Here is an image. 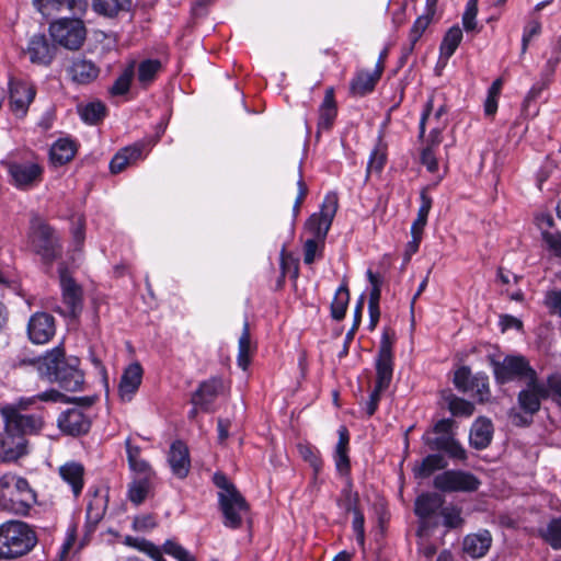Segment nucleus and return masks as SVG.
<instances>
[{
	"instance_id": "nucleus-50",
	"label": "nucleus",
	"mask_w": 561,
	"mask_h": 561,
	"mask_svg": "<svg viewBox=\"0 0 561 561\" xmlns=\"http://www.w3.org/2000/svg\"><path fill=\"white\" fill-rule=\"evenodd\" d=\"M162 550L178 561H195V557L174 540H167L162 546Z\"/></svg>"
},
{
	"instance_id": "nucleus-15",
	"label": "nucleus",
	"mask_w": 561,
	"mask_h": 561,
	"mask_svg": "<svg viewBox=\"0 0 561 561\" xmlns=\"http://www.w3.org/2000/svg\"><path fill=\"white\" fill-rule=\"evenodd\" d=\"M526 386L519 391L517 402L524 413L533 416L540 410L541 400L549 398V391L545 382L539 380L538 375L534 376V379H528Z\"/></svg>"
},
{
	"instance_id": "nucleus-49",
	"label": "nucleus",
	"mask_w": 561,
	"mask_h": 561,
	"mask_svg": "<svg viewBox=\"0 0 561 561\" xmlns=\"http://www.w3.org/2000/svg\"><path fill=\"white\" fill-rule=\"evenodd\" d=\"M440 515L444 519V526L448 528H459L465 523L461 517V510L456 506L442 507Z\"/></svg>"
},
{
	"instance_id": "nucleus-48",
	"label": "nucleus",
	"mask_w": 561,
	"mask_h": 561,
	"mask_svg": "<svg viewBox=\"0 0 561 561\" xmlns=\"http://www.w3.org/2000/svg\"><path fill=\"white\" fill-rule=\"evenodd\" d=\"M298 450L302 459L308 461L309 465L313 468L314 474H318L323 465V461L319 456V451L309 445L302 444L298 445Z\"/></svg>"
},
{
	"instance_id": "nucleus-24",
	"label": "nucleus",
	"mask_w": 561,
	"mask_h": 561,
	"mask_svg": "<svg viewBox=\"0 0 561 561\" xmlns=\"http://www.w3.org/2000/svg\"><path fill=\"white\" fill-rule=\"evenodd\" d=\"M71 80L79 84H89L100 75L99 67L85 58H75L68 68Z\"/></svg>"
},
{
	"instance_id": "nucleus-41",
	"label": "nucleus",
	"mask_w": 561,
	"mask_h": 561,
	"mask_svg": "<svg viewBox=\"0 0 561 561\" xmlns=\"http://www.w3.org/2000/svg\"><path fill=\"white\" fill-rule=\"evenodd\" d=\"M432 197L427 195L426 190L421 192V206L417 210L416 219L413 221L411 231L423 233L424 228L427 224V217L432 208Z\"/></svg>"
},
{
	"instance_id": "nucleus-28",
	"label": "nucleus",
	"mask_w": 561,
	"mask_h": 561,
	"mask_svg": "<svg viewBox=\"0 0 561 561\" xmlns=\"http://www.w3.org/2000/svg\"><path fill=\"white\" fill-rule=\"evenodd\" d=\"M493 435V426L490 420L488 419H478L470 431V445L480 450L486 448Z\"/></svg>"
},
{
	"instance_id": "nucleus-42",
	"label": "nucleus",
	"mask_w": 561,
	"mask_h": 561,
	"mask_svg": "<svg viewBox=\"0 0 561 561\" xmlns=\"http://www.w3.org/2000/svg\"><path fill=\"white\" fill-rule=\"evenodd\" d=\"M135 76V61L130 62L122 72V75L114 81L108 92L113 96L124 95L129 91L131 80Z\"/></svg>"
},
{
	"instance_id": "nucleus-61",
	"label": "nucleus",
	"mask_w": 561,
	"mask_h": 561,
	"mask_svg": "<svg viewBox=\"0 0 561 561\" xmlns=\"http://www.w3.org/2000/svg\"><path fill=\"white\" fill-rule=\"evenodd\" d=\"M421 163L425 165L431 173H435L438 170V162L431 147L423 148L421 152Z\"/></svg>"
},
{
	"instance_id": "nucleus-1",
	"label": "nucleus",
	"mask_w": 561,
	"mask_h": 561,
	"mask_svg": "<svg viewBox=\"0 0 561 561\" xmlns=\"http://www.w3.org/2000/svg\"><path fill=\"white\" fill-rule=\"evenodd\" d=\"M13 368L34 366L39 376L49 382H57L66 391L82 389L84 377L78 368L77 357L67 358L62 345L54 347L42 357H31L27 352L19 351L10 358Z\"/></svg>"
},
{
	"instance_id": "nucleus-51",
	"label": "nucleus",
	"mask_w": 561,
	"mask_h": 561,
	"mask_svg": "<svg viewBox=\"0 0 561 561\" xmlns=\"http://www.w3.org/2000/svg\"><path fill=\"white\" fill-rule=\"evenodd\" d=\"M93 8L98 13L113 16L124 9L119 0H93Z\"/></svg>"
},
{
	"instance_id": "nucleus-40",
	"label": "nucleus",
	"mask_w": 561,
	"mask_h": 561,
	"mask_svg": "<svg viewBox=\"0 0 561 561\" xmlns=\"http://www.w3.org/2000/svg\"><path fill=\"white\" fill-rule=\"evenodd\" d=\"M350 301V291L346 285H342L335 293L334 299L331 304V316L334 320L341 321L344 319L346 309Z\"/></svg>"
},
{
	"instance_id": "nucleus-29",
	"label": "nucleus",
	"mask_w": 561,
	"mask_h": 561,
	"mask_svg": "<svg viewBox=\"0 0 561 561\" xmlns=\"http://www.w3.org/2000/svg\"><path fill=\"white\" fill-rule=\"evenodd\" d=\"M59 474L64 481L71 485L73 495L78 497L84 484V467L79 462H67L59 468Z\"/></svg>"
},
{
	"instance_id": "nucleus-14",
	"label": "nucleus",
	"mask_w": 561,
	"mask_h": 561,
	"mask_svg": "<svg viewBox=\"0 0 561 561\" xmlns=\"http://www.w3.org/2000/svg\"><path fill=\"white\" fill-rule=\"evenodd\" d=\"M5 167L19 188H30L42 181L43 168L36 160L9 161Z\"/></svg>"
},
{
	"instance_id": "nucleus-43",
	"label": "nucleus",
	"mask_w": 561,
	"mask_h": 561,
	"mask_svg": "<svg viewBox=\"0 0 561 561\" xmlns=\"http://www.w3.org/2000/svg\"><path fill=\"white\" fill-rule=\"evenodd\" d=\"M540 535L553 549H561V517L550 520Z\"/></svg>"
},
{
	"instance_id": "nucleus-20",
	"label": "nucleus",
	"mask_w": 561,
	"mask_h": 561,
	"mask_svg": "<svg viewBox=\"0 0 561 561\" xmlns=\"http://www.w3.org/2000/svg\"><path fill=\"white\" fill-rule=\"evenodd\" d=\"M222 389L224 382L219 377H213L206 381H203L197 390L193 393L192 404L199 407L201 411L210 412L214 401L222 391Z\"/></svg>"
},
{
	"instance_id": "nucleus-25",
	"label": "nucleus",
	"mask_w": 561,
	"mask_h": 561,
	"mask_svg": "<svg viewBox=\"0 0 561 561\" xmlns=\"http://www.w3.org/2000/svg\"><path fill=\"white\" fill-rule=\"evenodd\" d=\"M144 144L137 142L121 149L111 160L110 170L116 174L142 158Z\"/></svg>"
},
{
	"instance_id": "nucleus-32",
	"label": "nucleus",
	"mask_w": 561,
	"mask_h": 561,
	"mask_svg": "<svg viewBox=\"0 0 561 561\" xmlns=\"http://www.w3.org/2000/svg\"><path fill=\"white\" fill-rule=\"evenodd\" d=\"M380 77V70H374V72H358L351 82L352 93L355 95L363 96L371 92L375 89Z\"/></svg>"
},
{
	"instance_id": "nucleus-4",
	"label": "nucleus",
	"mask_w": 561,
	"mask_h": 561,
	"mask_svg": "<svg viewBox=\"0 0 561 561\" xmlns=\"http://www.w3.org/2000/svg\"><path fill=\"white\" fill-rule=\"evenodd\" d=\"M36 494L26 479L14 474L0 478V508L16 515H27Z\"/></svg>"
},
{
	"instance_id": "nucleus-44",
	"label": "nucleus",
	"mask_w": 561,
	"mask_h": 561,
	"mask_svg": "<svg viewBox=\"0 0 561 561\" xmlns=\"http://www.w3.org/2000/svg\"><path fill=\"white\" fill-rule=\"evenodd\" d=\"M150 490V484L147 479H139L130 483L128 489V499L136 505L141 504Z\"/></svg>"
},
{
	"instance_id": "nucleus-2",
	"label": "nucleus",
	"mask_w": 561,
	"mask_h": 561,
	"mask_svg": "<svg viewBox=\"0 0 561 561\" xmlns=\"http://www.w3.org/2000/svg\"><path fill=\"white\" fill-rule=\"evenodd\" d=\"M64 397L58 390L50 389L33 397L20 398L15 402L2 405L0 415L8 430H13L23 438L38 435L45 426V416L44 410L36 407L37 402H57Z\"/></svg>"
},
{
	"instance_id": "nucleus-27",
	"label": "nucleus",
	"mask_w": 561,
	"mask_h": 561,
	"mask_svg": "<svg viewBox=\"0 0 561 561\" xmlns=\"http://www.w3.org/2000/svg\"><path fill=\"white\" fill-rule=\"evenodd\" d=\"M444 502V497L438 493H422L415 500L414 513L421 519H427L443 507Z\"/></svg>"
},
{
	"instance_id": "nucleus-56",
	"label": "nucleus",
	"mask_w": 561,
	"mask_h": 561,
	"mask_svg": "<svg viewBox=\"0 0 561 561\" xmlns=\"http://www.w3.org/2000/svg\"><path fill=\"white\" fill-rule=\"evenodd\" d=\"M33 2L37 10L45 14L49 9H59L61 7L71 9L75 0H33Z\"/></svg>"
},
{
	"instance_id": "nucleus-18",
	"label": "nucleus",
	"mask_w": 561,
	"mask_h": 561,
	"mask_svg": "<svg viewBox=\"0 0 561 561\" xmlns=\"http://www.w3.org/2000/svg\"><path fill=\"white\" fill-rule=\"evenodd\" d=\"M35 88L31 83L12 79L10 81V107L12 112L19 117L24 116L35 98Z\"/></svg>"
},
{
	"instance_id": "nucleus-58",
	"label": "nucleus",
	"mask_w": 561,
	"mask_h": 561,
	"mask_svg": "<svg viewBox=\"0 0 561 561\" xmlns=\"http://www.w3.org/2000/svg\"><path fill=\"white\" fill-rule=\"evenodd\" d=\"M386 152L378 148L374 149L373 152L370 153V158L367 165V172H380L386 163Z\"/></svg>"
},
{
	"instance_id": "nucleus-5",
	"label": "nucleus",
	"mask_w": 561,
	"mask_h": 561,
	"mask_svg": "<svg viewBox=\"0 0 561 561\" xmlns=\"http://www.w3.org/2000/svg\"><path fill=\"white\" fill-rule=\"evenodd\" d=\"M35 531L24 522L10 520L0 526V559H15L36 545Z\"/></svg>"
},
{
	"instance_id": "nucleus-17",
	"label": "nucleus",
	"mask_w": 561,
	"mask_h": 561,
	"mask_svg": "<svg viewBox=\"0 0 561 561\" xmlns=\"http://www.w3.org/2000/svg\"><path fill=\"white\" fill-rule=\"evenodd\" d=\"M57 426L66 435L81 436L90 431L91 419L80 409L72 408L58 416Z\"/></svg>"
},
{
	"instance_id": "nucleus-36",
	"label": "nucleus",
	"mask_w": 561,
	"mask_h": 561,
	"mask_svg": "<svg viewBox=\"0 0 561 561\" xmlns=\"http://www.w3.org/2000/svg\"><path fill=\"white\" fill-rule=\"evenodd\" d=\"M462 36V31L458 25L451 26L444 35L440 43V56L445 59L450 58L461 43Z\"/></svg>"
},
{
	"instance_id": "nucleus-26",
	"label": "nucleus",
	"mask_w": 561,
	"mask_h": 561,
	"mask_svg": "<svg viewBox=\"0 0 561 561\" xmlns=\"http://www.w3.org/2000/svg\"><path fill=\"white\" fill-rule=\"evenodd\" d=\"M491 543L492 536L490 531L483 530L467 535L462 542V549L471 558H481L489 551Z\"/></svg>"
},
{
	"instance_id": "nucleus-55",
	"label": "nucleus",
	"mask_w": 561,
	"mask_h": 561,
	"mask_svg": "<svg viewBox=\"0 0 561 561\" xmlns=\"http://www.w3.org/2000/svg\"><path fill=\"white\" fill-rule=\"evenodd\" d=\"M432 16H433V11L427 12V14L419 16L415 20V22L413 23V26L410 31L409 39H412L413 43H417V41L421 38L424 31L430 25Z\"/></svg>"
},
{
	"instance_id": "nucleus-10",
	"label": "nucleus",
	"mask_w": 561,
	"mask_h": 561,
	"mask_svg": "<svg viewBox=\"0 0 561 561\" xmlns=\"http://www.w3.org/2000/svg\"><path fill=\"white\" fill-rule=\"evenodd\" d=\"M396 334L390 329H385L381 335L378 356L376 359V385L377 390H386L391 380L393 373V355L392 344Z\"/></svg>"
},
{
	"instance_id": "nucleus-47",
	"label": "nucleus",
	"mask_w": 561,
	"mask_h": 561,
	"mask_svg": "<svg viewBox=\"0 0 561 561\" xmlns=\"http://www.w3.org/2000/svg\"><path fill=\"white\" fill-rule=\"evenodd\" d=\"M347 497V504L345 506L346 511L353 510L354 519H353V529L357 535V539L360 543H364L365 534H364V515L353 505V501L351 499V491H344Z\"/></svg>"
},
{
	"instance_id": "nucleus-52",
	"label": "nucleus",
	"mask_w": 561,
	"mask_h": 561,
	"mask_svg": "<svg viewBox=\"0 0 561 561\" xmlns=\"http://www.w3.org/2000/svg\"><path fill=\"white\" fill-rule=\"evenodd\" d=\"M470 390H476V396L480 402H484L490 397V388L488 377L484 375H476L471 380Z\"/></svg>"
},
{
	"instance_id": "nucleus-37",
	"label": "nucleus",
	"mask_w": 561,
	"mask_h": 561,
	"mask_svg": "<svg viewBox=\"0 0 561 561\" xmlns=\"http://www.w3.org/2000/svg\"><path fill=\"white\" fill-rule=\"evenodd\" d=\"M107 507V500L98 489L93 491V496L87 506V518L91 524H98L104 516Z\"/></svg>"
},
{
	"instance_id": "nucleus-12",
	"label": "nucleus",
	"mask_w": 561,
	"mask_h": 561,
	"mask_svg": "<svg viewBox=\"0 0 561 561\" xmlns=\"http://www.w3.org/2000/svg\"><path fill=\"white\" fill-rule=\"evenodd\" d=\"M481 482L471 472L462 470H447L434 478L433 485L435 489L451 492H474L479 489Z\"/></svg>"
},
{
	"instance_id": "nucleus-16",
	"label": "nucleus",
	"mask_w": 561,
	"mask_h": 561,
	"mask_svg": "<svg viewBox=\"0 0 561 561\" xmlns=\"http://www.w3.org/2000/svg\"><path fill=\"white\" fill-rule=\"evenodd\" d=\"M27 438H23L13 430H8V425L3 424L0 432V460L15 461L27 454Z\"/></svg>"
},
{
	"instance_id": "nucleus-23",
	"label": "nucleus",
	"mask_w": 561,
	"mask_h": 561,
	"mask_svg": "<svg viewBox=\"0 0 561 561\" xmlns=\"http://www.w3.org/2000/svg\"><path fill=\"white\" fill-rule=\"evenodd\" d=\"M169 463L174 476L185 478L190 471L191 461L187 446L181 442H174L169 451Z\"/></svg>"
},
{
	"instance_id": "nucleus-13",
	"label": "nucleus",
	"mask_w": 561,
	"mask_h": 561,
	"mask_svg": "<svg viewBox=\"0 0 561 561\" xmlns=\"http://www.w3.org/2000/svg\"><path fill=\"white\" fill-rule=\"evenodd\" d=\"M337 196L335 193L328 194L321 206L320 213L313 214L306 222L307 230L313 239L324 241L337 210Z\"/></svg>"
},
{
	"instance_id": "nucleus-35",
	"label": "nucleus",
	"mask_w": 561,
	"mask_h": 561,
	"mask_svg": "<svg viewBox=\"0 0 561 561\" xmlns=\"http://www.w3.org/2000/svg\"><path fill=\"white\" fill-rule=\"evenodd\" d=\"M78 112L85 123L95 125L106 116V106L101 101H94L85 105H79Z\"/></svg>"
},
{
	"instance_id": "nucleus-31",
	"label": "nucleus",
	"mask_w": 561,
	"mask_h": 561,
	"mask_svg": "<svg viewBox=\"0 0 561 561\" xmlns=\"http://www.w3.org/2000/svg\"><path fill=\"white\" fill-rule=\"evenodd\" d=\"M448 466L445 457L439 454H430L422 461L416 462L412 472L416 479H426L435 471L445 469Z\"/></svg>"
},
{
	"instance_id": "nucleus-57",
	"label": "nucleus",
	"mask_w": 561,
	"mask_h": 561,
	"mask_svg": "<svg viewBox=\"0 0 561 561\" xmlns=\"http://www.w3.org/2000/svg\"><path fill=\"white\" fill-rule=\"evenodd\" d=\"M542 240L548 245L549 250L557 256H561V232H541Z\"/></svg>"
},
{
	"instance_id": "nucleus-22",
	"label": "nucleus",
	"mask_w": 561,
	"mask_h": 561,
	"mask_svg": "<svg viewBox=\"0 0 561 561\" xmlns=\"http://www.w3.org/2000/svg\"><path fill=\"white\" fill-rule=\"evenodd\" d=\"M142 374V367L138 362L129 364L124 369L118 385L119 396L123 400L130 401L133 399L141 385Z\"/></svg>"
},
{
	"instance_id": "nucleus-9",
	"label": "nucleus",
	"mask_w": 561,
	"mask_h": 561,
	"mask_svg": "<svg viewBox=\"0 0 561 561\" xmlns=\"http://www.w3.org/2000/svg\"><path fill=\"white\" fill-rule=\"evenodd\" d=\"M494 377L497 383L504 385L515 379H534L536 370L520 355L506 356L502 362L492 360Z\"/></svg>"
},
{
	"instance_id": "nucleus-7",
	"label": "nucleus",
	"mask_w": 561,
	"mask_h": 561,
	"mask_svg": "<svg viewBox=\"0 0 561 561\" xmlns=\"http://www.w3.org/2000/svg\"><path fill=\"white\" fill-rule=\"evenodd\" d=\"M454 421L444 419L438 421L431 435L430 433L423 436L424 444L433 451H444L448 457L458 460L467 458L466 450L455 439L451 432Z\"/></svg>"
},
{
	"instance_id": "nucleus-11",
	"label": "nucleus",
	"mask_w": 561,
	"mask_h": 561,
	"mask_svg": "<svg viewBox=\"0 0 561 561\" xmlns=\"http://www.w3.org/2000/svg\"><path fill=\"white\" fill-rule=\"evenodd\" d=\"M59 283L61 287L62 302L66 307L65 316L76 318L83 308V290L82 287L70 275L66 263L58 266Z\"/></svg>"
},
{
	"instance_id": "nucleus-54",
	"label": "nucleus",
	"mask_w": 561,
	"mask_h": 561,
	"mask_svg": "<svg viewBox=\"0 0 561 561\" xmlns=\"http://www.w3.org/2000/svg\"><path fill=\"white\" fill-rule=\"evenodd\" d=\"M473 377L474 376L471 375L470 368L462 366L455 371L454 383L458 390L467 392L470 390Z\"/></svg>"
},
{
	"instance_id": "nucleus-6",
	"label": "nucleus",
	"mask_w": 561,
	"mask_h": 561,
	"mask_svg": "<svg viewBox=\"0 0 561 561\" xmlns=\"http://www.w3.org/2000/svg\"><path fill=\"white\" fill-rule=\"evenodd\" d=\"M28 239L33 251L42 257L44 263L50 265L61 256L62 247L59 236L38 216L31 219Z\"/></svg>"
},
{
	"instance_id": "nucleus-64",
	"label": "nucleus",
	"mask_w": 561,
	"mask_h": 561,
	"mask_svg": "<svg viewBox=\"0 0 561 561\" xmlns=\"http://www.w3.org/2000/svg\"><path fill=\"white\" fill-rule=\"evenodd\" d=\"M156 527V522L152 515H144L134 519V528L137 530H148Z\"/></svg>"
},
{
	"instance_id": "nucleus-45",
	"label": "nucleus",
	"mask_w": 561,
	"mask_h": 561,
	"mask_svg": "<svg viewBox=\"0 0 561 561\" xmlns=\"http://www.w3.org/2000/svg\"><path fill=\"white\" fill-rule=\"evenodd\" d=\"M478 14V0H469L466 5V10L462 14V25L467 33L480 32L477 22Z\"/></svg>"
},
{
	"instance_id": "nucleus-46",
	"label": "nucleus",
	"mask_w": 561,
	"mask_h": 561,
	"mask_svg": "<svg viewBox=\"0 0 561 561\" xmlns=\"http://www.w3.org/2000/svg\"><path fill=\"white\" fill-rule=\"evenodd\" d=\"M448 409L455 416H470L474 411V405L455 394L448 398Z\"/></svg>"
},
{
	"instance_id": "nucleus-39",
	"label": "nucleus",
	"mask_w": 561,
	"mask_h": 561,
	"mask_svg": "<svg viewBox=\"0 0 561 561\" xmlns=\"http://www.w3.org/2000/svg\"><path fill=\"white\" fill-rule=\"evenodd\" d=\"M252 352V344L250 337L249 322L245 321L243 324L242 334L239 339V353H238V365L243 370H247L250 365V356Z\"/></svg>"
},
{
	"instance_id": "nucleus-19",
	"label": "nucleus",
	"mask_w": 561,
	"mask_h": 561,
	"mask_svg": "<svg viewBox=\"0 0 561 561\" xmlns=\"http://www.w3.org/2000/svg\"><path fill=\"white\" fill-rule=\"evenodd\" d=\"M55 319L47 312H36L27 324L28 339L34 344H45L55 335Z\"/></svg>"
},
{
	"instance_id": "nucleus-59",
	"label": "nucleus",
	"mask_w": 561,
	"mask_h": 561,
	"mask_svg": "<svg viewBox=\"0 0 561 561\" xmlns=\"http://www.w3.org/2000/svg\"><path fill=\"white\" fill-rule=\"evenodd\" d=\"M324 241H320L318 239H308L304 245V262L306 264H312L316 260V254L319 251L320 243L323 244Z\"/></svg>"
},
{
	"instance_id": "nucleus-38",
	"label": "nucleus",
	"mask_w": 561,
	"mask_h": 561,
	"mask_svg": "<svg viewBox=\"0 0 561 561\" xmlns=\"http://www.w3.org/2000/svg\"><path fill=\"white\" fill-rule=\"evenodd\" d=\"M127 460L129 463V468L133 471L147 474L150 472L151 468L149 463L141 458V448L139 446L133 445L129 438L125 442Z\"/></svg>"
},
{
	"instance_id": "nucleus-62",
	"label": "nucleus",
	"mask_w": 561,
	"mask_h": 561,
	"mask_svg": "<svg viewBox=\"0 0 561 561\" xmlns=\"http://www.w3.org/2000/svg\"><path fill=\"white\" fill-rule=\"evenodd\" d=\"M348 450H335V466L336 470L342 474H348L351 469L350 457L347 455Z\"/></svg>"
},
{
	"instance_id": "nucleus-60",
	"label": "nucleus",
	"mask_w": 561,
	"mask_h": 561,
	"mask_svg": "<svg viewBox=\"0 0 561 561\" xmlns=\"http://www.w3.org/2000/svg\"><path fill=\"white\" fill-rule=\"evenodd\" d=\"M541 31V24L540 22L538 21H530L525 30H524V34H523V39H522V53L524 54L526 50H527V47H528V44L531 39V37L538 35Z\"/></svg>"
},
{
	"instance_id": "nucleus-53",
	"label": "nucleus",
	"mask_w": 561,
	"mask_h": 561,
	"mask_svg": "<svg viewBox=\"0 0 561 561\" xmlns=\"http://www.w3.org/2000/svg\"><path fill=\"white\" fill-rule=\"evenodd\" d=\"M543 305L550 314L561 318V289L548 290L545 295Z\"/></svg>"
},
{
	"instance_id": "nucleus-3",
	"label": "nucleus",
	"mask_w": 561,
	"mask_h": 561,
	"mask_svg": "<svg viewBox=\"0 0 561 561\" xmlns=\"http://www.w3.org/2000/svg\"><path fill=\"white\" fill-rule=\"evenodd\" d=\"M214 483L220 489L219 507L224 515V525L237 529L249 518L250 506L233 483L220 472L214 474Z\"/></svg>"
},
{
	"instance_id": "nucleus-21",
	"label": "nucleus",
	"mask_w": 561,
	"mask_h": 561,
	"mask_svg": "<svg viewBox=\"0 0 561 561\" xmlns=\"http://www.w3.org/2000/svg\"><path fill=\"white\" fill-rule=\"evenodd\" d=\"M55 50V46L48 42L44 34H36L31 37L26 54L31 62L47 66L53 61Z\"/></svg>"
},
{
	"instance_id": "nucleus-34",
	"label": "nucleus",
	"mask_w": 561,
	"mask_h": 561,
	"mask_svg": "<svg viewBox=\"0 0 561 561\" xmlns=\"http://www.w3.org/2000/svg\"><path fill=\"white\" fill-rule=\"evenodd\" d=\"M162 65L158 59H146L138 65L137 80L142 88H147L161 71Z\"/></svg>"
},
{
	"instance_id": "nucleus-63",
	"label": "nucleus",
	"mask_w": 561,
	"mask_h": 561,
	"mask_svg": "<svg viewBox=\"0 0 561 561\" xmlns=\"http://www.w3.org/2000/svg\"><path fill=\"white\" fill-rule=\"evenodd\" d=\"M545 385L546 389L549 391V396L552 393L553 396L561 399V375L553 374L548 376L547 382Z\"/></svg>"
},
{
	"instance_id": "nucleus-33",
	"label": "nucleus",
	"mask_w": 561,
	"mask_h": 561,
	"mask_svg": "<svg viewBox=\"0 0 561 561\" xmlns=\"http://www.w3.org/2000/svg\"><path fill=\"white\" fill-rule=\"evenodd\" d=\"M49 153L54 163L62 165L75 157V142L69 139H59L51 146Z\"/></svg>"
},
{
	"instance_id": "nucleus-8",
	"label": "nucleus",
	"mask_w": 561,
	"mask_h": 561,
	"mask_svg": "<svg viewBox=\"0 0 561 561\" xmlns=\"http://www.w3.org/2000/svg\"><path fill=\"white\" fill-rule=\"evenodd\" d=\"M49 33L55 43L70 50L79 49L87 37L85 26L80 19L57 20L50 24Z\"/></svg>"
},
{
	"instance_id": "nucleus-30",
	"label": "nucleus",
	"mask_w": 561,
	"mask_h": 561,
	"mask_svg": "<svg viewBox=\"0 0 561 561\" xmlns=\"http://www.w3.org/2000/svg\"><path fill=\"white\" fill-rule=\"evenodd\" d=\"M336 114L337 107L334 99V89L331 87L325 90L324 99L319 107L318 129H330L334 123Z\"/></svg>"
}]
</instances>
